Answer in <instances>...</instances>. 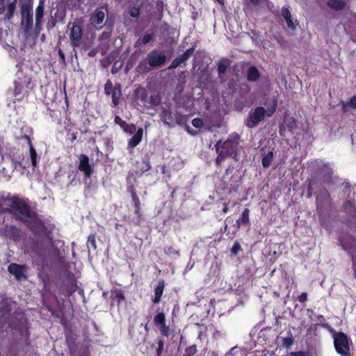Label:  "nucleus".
Masks as SVG:
<instances>
[{"mask_svg": "<svg viewBox=\"0 0 356 356\" xmlns=\"http://www.w3.org/2000/svg\"><path fill=\"white\" fill-rule=\"evenodd\" d=\"M0 213L12 215L16 220L22 222L35 235H40L47 231L44 222L31 209L28 199L13 195L10 193L0 195Z\"/></svg>", "mask_w": 356, "mask_h": 356, "instance_id": "nucleus-1", "label": "nucleus"}, {"mask_svg": "<svg viewBox=\"0 0 356 356\" xmlns=\"http://www.w3.org/2000/svg\"><path fill=\"white\" fill-rule=\"evenodd\" d=\"M18 68L15 73V78L13 81V96L18 102L22 101L24 97L29 95L31 90H33L35 84L33 81V76L30 70L23 68L21 64H17Z\"/></svg>", "mask_w": 356, "mask_h": 356, "instance_id": "nucleus-2", "label": "nucleus"}, {"mask_svg": "<svg viewBox=\"0 0 356 356\" xmlns=\"http://www.w3.org/2000/svg\"><path fill=\"white\" fill-rule=\"evenodd\" d=\"M277 109V102L273 100L271 106L266 110L262 106H257L254 110H251L245 121V126L249 129L256 127L265 118V116L271 117Z\"/></svg>", "mask_w": 356, "mask_h": 356, "instance_id": "nucleus-3", "label": "nucleus"}, {"mask_svg": "<svg viewBox=\"0 0 356 356\" xmlns=\"http://www.w3.org/2000/svg\"><path fill=\"white\" fill-rule=\"evenodd\" d=\"M338 242L352 259L353 269L356 277V237L349 232H343L338 237Z\"/></svg>", "mask_w": 356, "mask_h": 356, "instance_id": "nucleus-4", "label": "nucleus"}, {"mask_svg": "<svg viewBox=\"0 0 356 356\" xmlns=\"http://www.w3.org/2000/svg\"><path fill=\"white\" fill-rule=\"evenodd\" d=\"M135 98L140 100L143 105L147 108L156 107L161 104V98L158 94H153L149 96L148 91L143 87H138L134 90Z\"/></svg>", "mask_w": 356, "mask_h": 356, "instance_id": "nucleus-5", "label": "nucleus"}, {"mask_svg": "<svg viewBox=\"0 0 356 356\" xmlns=\"http://www.w3.org/2000/svg\"><path fill=\"white\" fill-rule=\"evenodd\" d=\"M240 136L234 133L229 136L228 138L221 142L220 150L227 157L236 160L239 146Z\"/></svg>", "mask_w": 356, "mask_h": 356, "instance_id": "nucleus-6", "label": "nucleus"}, {"mask_svg": "<svg viewBox=\"0 0 356 356\" xmlns=\"http://www.w3.org/2000/svg\"><path fill=\"white\" fill-rule=\"evenodd\" d=\"M333 338L336 352L341 356H351L349 339L347 334L343 332H334Z\"/></svg>", "mask_w": 356, "mask_h": 356, "instance_id": "nucleus-7", "label": "nucleus"}, {"mask_svg": "<svg viewBox=\"0 0 356 356\" xmlns=\"http://www.w3.org/2000/svg\"><path fill=\"white\" fill-rule=\"evenodd\" d=\"M21 26L23 32L29 34L33 29V11L32 6L29 4H24L21 8Z\"/></svg>", "mask_w": 356, "mask_h": 356, "instance_id": "nucleus-8", "label": "nucleus"}, {"mask_svg": "<svg viewBox=\"0 0 356 356\" xmlns=\"http://www.w3.org/2000/svg\"><path fill=\"white\" fill-rule=\"evenodd\" d=\"M332 204V198L329 191L325 188L321 189L316 197V206L318 213L323 210L331 209Z\"/></svg>", "mask_w": 356, "mask_h": 356, "instance_id": "nucleus-9", "label": "nucleus"}, {"mask_svg": "<svg viewBox=\"0 0 356 356\" xmlns=\"http://www.w3.org/2000/svg\"><path fill=\"white\" fill-rule=\"evenodd\" d=\"M70 30V39L73 47H77L80 44V40L83 36V29L81 22L79 20L68 24Z\"/></svg>", "mask_w": 356, "mask_h": 356, "instance_id": "nucleus-10", "label": "nucleus"}, {"mask_svg": "<svg viewBox=\"0 0 356 356\" xmlns=\"http://www.w3.org/2000/svg\"><path fill=\"white\" fill-rule=\"evenodd\" d=\"M147 60L149 66L155 68L163 65L167 60V57L163 51L153 49L147 54Z\"/></svg>", "mask_w": 356, "mask_h": 356, "instance_id": "nucleus-11", "label": "nucleus"}, {"mask_svg": "<svg viewBox=\"0 0 356 356\" xmlns=\"http://www.w3.org/2000/svg\"><path fill=\"white\" fill-rule=\"evenodd\" d=\"M154 324L156 326L162 336L168 337L170 334V328L166 325L165 315L163 312H158L153 318Z\"/></svg>", "mask_w": 356, "mask_h": 356, "instance_id": "nucleus-12", "label": "nucleus"}, {"mask_svg": "<svg viewBox=\"0 0 356 356\" xmlns=\"http://www.w3.org/2000/svg\"><path fill=\"white\" fill-rule=\"evenodd\" d=\"M8 272L13 275L17 280H26L27 276V267L26 265H21L15 263L10 264L8 267Z\"/></svg>", "mask_w": 356, "mask_h": 356, "instance_id": "nucleus-13", "label": "nucleus"}, {"mask_svg": "<svg viewBox=\"0 0 356 356\" xmlns=\"http://www.w3.org/2000/svg\"><path fill=\"white\" fill-rule=\"evenodd\" d=\"M79 159V164L78 169L83 172L86 177H90L93 173V170L89 163L88 156L86 154H81Z\"/></svg>", "mask_w": 356, "mask_h": 356, "instance_id": "nucleus-14", "label": "nucleus"}, {"mask_svg": "<svg viewBox=\"0 0 356 356\" xmlns=\"http://www.w3.org/2000/svg\"><path fill=\"white\" fill-rule=\"evenodd\" d=\"M4 232L5 236L15 242L21 238V230L15 225H6Z\"/></svg>", "mask_w": 356, "mask_h": 356, "instance_id": "nucleus-15", "label": "nucleus"}, {"mask_svg": "<svg viewBox=\"0 0 356 356\" xmlns=\"http://www.w3.org/2000/svg\"><path fill=\"white\" fill-rule=\"evenodd\" d=\"M151 169V165L148 156L143 157L140 161L136 162L135 173L138 175H142L144 172L149 171Z\"/></svg>", "mask_w": 356, "mask_h": 356, "instance_id": "nucleus-16", "label": "nucleus"}, {"mask_svg": "<svg viewBox=\"0 0 356 356\" xmlns=\"http://www.w3.org/2000/svg\"><path fill=\"white\" fill-rule=\"evenodd\" d=\"M160 118L163 122L168 127H173L175 125V118L172 110L168 107H163Z\"/></svg>", "mask_w": 356, "mask_h": 356, "instance_id": "nucleus-17", "label": "nucleus"}, {"mask_svg": "<svg viewBox=\"0 0 356 356\" xmlns=\"http://www.w3.org/2000/svg\"><path fill=\"white\" fill-rule=\"evenodd\" d=\"M127 181V192L131 195V198L138 196L135 184L137 181V179L134 177L133 172H129L126 178Z\"/></svg>", "mask_w": 356, "mask_h": 356, "instance_id": "nucleus-18", "label": "nucleus"}, {"mask_svg": "<svg viewBox=\"0 0 356 356\" xmlns=\"http://www.w3.org/2000/svg\"><path fill=\"white\" fill-rule=\"evenodd\" d=\"M165 286V282L164 280H160L158 281L156 286L154 288V296L152 299V302L158 304L161 302V296L163 293L164 289Z\"/></svg>", "mask_w": 356, "mask_h": 356, "instance_id": "nucleus-19", "label": "nucleus"}, {"mask_svg": "<svg viewBox=\"0 0 356 356\" xmlns=\"http://www.w3.org/2000/svg\"><path fill=\"white\" fill-rule=\"evenodd\" d=\"M143 136V128L138 129L136 134L129 140L127 148L129 149H133L134 148H135L141 142Z\"/></svg>", "mask_w": 356, "mask_h": 356, "instance_id": "nucleus-20", "label": "nucleus"}, {"mask_svg": "<svg viewBox=\"0 0 356 356\" xmlns=\"http://www.w3.org/2000/svg\"><path fill=\"white\" fill-rule=\"evenodd\" d=\"M105 18L104 13L99 10V8L96 9L93 14L90 16V22L95 26H97L103 23Z\"/></svg>", "mask_w": 356, "mask_h": 356, "instance_id": "nucleus-21", "label": "nucleus"}, {"mask_svg": "<svg viewBox=\"0 0 356 356\" xmlns=\"http://www.w3.org/2000/svg\"><path fill=\"white\" fill-rule=\"evenodd\" d=\"M241 176L238 175V174L236 175L235 173L232 175L227 183V185L229 186V193L236 192L237 188L241 183Z\"/></svg>", "mask_w": 356, "mask_h": 356, "instance_id": "nucleus-22", "label": "nucleus"}, {"mask_svg": "<svg viewBox=\"0 0 356 356\" xmlns=\"http://www.w3.org/2000/svg\"><path fill=\"white\" fill-rule=\"evenodd\" d=\"M262 0H243V11L246 15L250 14L253 7H257Z\"/></svg>", "mask_w": 356, "mask_h": 356, "instance_id": "nucleus-23", "label": "nucleus"}, {"mask_svg": "<svg viewBox=\"0 0 356 356\" xmlns=\"http://www.w3.org/2000/svg\"><path fill=\"white\" fill-rule=\"evenodd\" d=\"M111 96L113 105L115 106H118L120 102V98L122 96V86L120 83L115 84Z\"/></svg>", "mask_w": 356, "mask_h": 356, "instance_id": "nucleus-24", "label": "nucleus"}, {"mask_svg": "<svg viewBox=\"0 0 356 356\" xmlns=\"http://www.w3.org/2000/svg\"><path fill=\"white\" fill-rule=\"evenodd\" d=\"M342 211L346 213L348 217L356 213V207L354 202L351 200H346L342 205Z\"/></svg>", "mask_w": 356, "mask_h": 356, "instance_id": "nucleus-25", "label": "nucleus"}, {"mask_svg": "<svg viewBox=\"0 0 356 356\" xmlns=\"http://www.w3.org/2000/svg\"><path fill=\"white\" fill-rule=\"evenodd\" d=\"M12 311L11 303L7 298H2L0 302V312L3 316L9 315Z\"/></svg>", "mask_w": 356, "mask_h": 356, "instance_id": "nucleus-26", "label": "nucleus"}, {"mask_svg": "<svg viewBox=\"0 0 356 356\" xmlns=\"http://www.w3.org/2000/svg\"><path fill=\"white\" fill-rule=\"evenodd\" d=\"M134 214L136 217L133 218L131 222L134 226L140 227L143 221V214L141 211V207H134Z\"/></svg>", "mask_w": 356, "mask_h": 356, "instance_id": "nucleus-27", "label": "nucleus"}, {"mask_svg": "<svg viewBox=\"0 0 356 356\" xmlns=\"http://www.w3.org/2000/svg\"><path fill=\"white\" fill-rule=\"evenodd\" d=\"M260 75L261 74L256 67L252 66L248 68L247 72V79L249 81H257L259 79Z\"/></svg>", "mask_w": 356, "mask_h": 356, "instance_id": "nucleus-28", "label": "nucleus"}, {"mask_svg": "<svg viewBox=\"0 0 356 356\" xmlns=\"http://www.w3.org/2000/svg\"><path fill=\"white\" fill-rule=\"evenodd\" d=\"M250 210L249 209H245L242 212L240 218L236 220V223L238 225V227L240 226H248L250 224Z\"/></svg>", "mask_w": 356, "mask_h": 356, "instance_id": "nucleus-29", "label": "nucleus"}, {"mask_svg": "<svg viewBox=\"0 0 356 356\" xmlns=\"http://www.w3.org/2000/svg\"><path fill=\"white\" fill-rule=\"evenodd\" d=\"M111 296L113 300L118 302V306L122 301L125 300L126 299L124 291L120 289H115V290H112Z\"/></svg>", "mask_w": 356, "mask_h": 356, "instance_id": "nucleus-30", "label": "nucleus"}, {"mask_svg": "<svg viewBox=\"0 0 356 356\" xmlns=\"http://www.w3.org/2000/svg\"><path fill=\"white\" fill-rule=\"evenodd\" d=\"M262 159H261V163L262 166L264 168H268L271 165V163L273 160V151H269L268 153L263 152L261 154Z\"/></svg>", "mask_w": 356, "mask_h": 356, "instance_id": "nucleus-31", "label": "nucleus"}, {"mask_svg": "<svg viewBox=\"0 0 356 356\" xmlns=\"http://www.w3.org/2000/svg\"><path fill=\"white\" fill-rule=\"evenodd\" d=\"M327 6L333 10H341L346 6V2L342 0H328Z\"/></svg>", "mask_w": 356, "mask_h": 356, "instance_id": "nucleus-32", "label": "nucleus"}, {"mask_svg": "<svg viewBox=\"0 0 356 356\" xmlns=\"http://www.w3.org/2000/svg\"><path fill=\"white\" fill-rule=\"evenodd\" d=\"M45 0H40L35 9V20H43Z\"/></svg>", "mask_w": 356, "mask_h": 356, "instance_id": "nucleus-33", "label": "nucleus"}, {"mask_svg": "<svg viewBox=\"0 0 356 356\" xmlns=\"http://www.w3.org/2000/svg\"><path fill=\"white\" fill-rule=\"evenodd\" d=\"M348 107L356 109V95L352 97L349 101L342 102V111L346 113L348 111Z\"/></svg>", "mask_w": 356, "mask_h": 356, "instance_id": "nucleus-34", "label": "nucleus"}, {"mask_svg": "<svg viewBox=\"0 0 356 356\" xmlns=\"http://www.w3.org/2000/svg\"><path fill=\"white\" fill-rule=\"evenodd\" d=\"M220 144H221V140H218L216 144H215V148H216V150L217 152V153L218 154L216 159V165H220V163H222V161L225 159V157H227L225 154H224L220 150Z\"/></svg>", "mask_w": 356, "mask_h": 356, "instance_id": "nucleus-35", "label": "nucleus"}, {"mask_svg": "<svg viewBox=\"0 0 356 356\" xmlns=\"http://www.w3.org/2000/svg\"><path fill=\"white\" fill-rule=\"evenodd\" d=\"M187 59L184 56L183 54L178 56L176 57L172 62L171 63L170 65L168 67V69H175L181 65V64L186 62Z\"/></svg>", "mask_w": 356, "mask_h": 356, "instance_id": "nucleus-36", "label": "nucleus"}, {"mask_svg": "<svg viewBox=\"0 0 356 356\" xmlns=\"http://www.w3.org/2000/svg\"><path fill=\"white\" fill-rule=\"evenodd\" d=\"M229 67V62L227 59H222L218 63V72L220 75L223 74Z\"/></svg>", "mask_w": 356, "mask_h": 356, "instance_id": "nucleus-37", "label": "nucleus"}, {"mask_svg": "<svg viewBox=\"0 0 356 356\" xmlns=\"http://www.w3.org/2000/svg\"><path fill=\"white\" fill-rule=\"evenodd\" d=\"M29 154H30L32 166L33 168L37 167V165H38V161H37L38 154H37L36 150L35 149L33 145H31V147H29Z\"/></svg>", "mask_w": 356, "mask_h": 356, "instance_id": "nucleus-38", "label": "nucleus"}, {"mask_svg": "<svg viewBox=\"0 0 356 356\" xmlns=\"http://www.w3.org/2000/svg\"><path fill=\"white\" fill-rule=\"evenodd\" d=\"M293 342H294L293 337L292 336L291 332H289V336L287 337L282 339V346L284 348H289L293 344Z\"/></svg>", "mask_w": 356, "mask_h": 356, "instance_id": "nucleus-39", "label": "nucleus"}, {"mask_svg": "<svg viewBox=\"0 0 356 356\" xmlns=\"http://www.w3.org/2000/svg\"><path fill=\"white\" fill-rule=\"evenodd\" d=\"M15 8L16 6L15 2L8 3L7 7V13L6 14V18L7 19H10L13 17Z\"/></svg>", "mask_w": 356, "mask_h": 356, "instance_id": "nucleus-40", "label": "nucleus"}, {"mask_svg": "<svg viewBox=\"0 0 356 356\" xmlns=\"http://www.w3.org/2000/svg\"><path fill=\"white\" fill-rule=\"evenodd\" d=\"M197 346L195 344H193L192 346H190L187 347L185 350L184 353L182 356H194L197 353Z\"/></svg>", "mask_w": 356, "mask_h": 356, "instance_id": "nucleus-41", "label": "nucleus"}, {"mask_svg": "<svg viewBox=\"0 0 356 356\" xmlns=\"http://www.w3.org/2000/svg\"><path fill=\"white\" fill-rule=\"evenodd\" d=\"M87 243L88 245H90L91 248H92L94 250L97 249V244H96V234L95 233H91L87 240Z\"/></svg>", "mask_w": 356, "mask_h": 356, "instance_id": "nucleus-42", "label": "nucleus"}, {"mask_svg": "<svg viewBox=\"0 0 356 356\" xmlns=\"http://www.w3.org/2000/svg\"><path fill=\"white\" fill-rule=\"evenodd\" d=\"M158 346L156 348V356H161L163 348H164V340L162 338H159L157 341Z\"/></svg>", "mask_w": 356, "mask_h": 356, "instance_id": "nucleus-43", "label": "nucleus"}, {"mask_svg": "<svg viewBox=\"0 0 356 356\" xmlns=\"http://www.w3.org/2000/svg\"><path fill=\"white\" fill-rule=\"evenodd\" d=\"M113 88H114V86L113 85V83L111 82V81L110 79H108L104 85L105 94L107 95H111Z\"/></svg>", "mask_w": 356, "mask_h": 356, "instance_id": "nucleus-44", "label": "nucleus"}, {"mask_svg": "<svg viewBox=\"0 0 356 356\" xmlns=\"http://www.w3.org/2000/svg\"><path fill=\"white\" fill-rule=\"evenodd\" d=\"M154 40V34L153 33H146L143 35V37L141 38V43L143 44H147L151 41Z\"/></svg>", "mask_w": 356, "mask_h": 356, "instance_id": "nucleus-45", "label": "nucleus"}, {"mask_svg": "<svg viewBox=\"0 0 356 356\" xmlns=\"http://www.w3.org/2000/svg\"><path fill=\"white\" fill-rule=\"evenodd\" d=\"M114 122L115 124L120 125L122 129L128 127V124L126 121L123 120L120 116L115 115Z\"/></svg>", "mask_w": 356, "mask_h": 356, "instance_id": "nucleus-46", "label": "nucleus"}, {"mask_svg": "<svg viewBox=\"0 0 356 356\" xmlns=\"http://www.w3.org/2000/svg\"><path fill=\"white\" fill-rule=\"evenodd\" d=\"M192 124L197 129H200L204 126V122L202 119L200 118H195L192 120Z\"/></svg>", "mask_w": 356, "mask_h": 356, "instance_id": "nucleus-47", "label": "nucleus"}, {"mask_svg": "<svg viewBox=\"0 0 356 356\" xmlns=\"http://www.w3.org/2000/svg\"><path fill=\"white\" fill-rule=\"evenodd\" d=\"M241 251H242L241 246L238 241H236L231 248V252L234 255H237Z\"/></svg>", "mask_w": 356, "mask_h": 356, "instance_id": "nucleus-48", "label": "nucleus"}, {"mask_svg": "<svg viewBox=\"0 0 356 356\" xmlns=\"http://www.w3.org/2000/svg\"><path fill=\"white\" fill-rule=\"evenodd\" d=\"M140 14V8L137 6L131 7L129 10V15L132 17H137Z\"/></svg>", "mask_w": 356, "mask_h": 356, "instance_id": "nucleus-49", "label": "nucleus"}, {"mask_svg": "<svg viewBox=\"0 0 356 356\" xmlns=\"http://www.w3.org/2000/svg\"><path fill=\"white\" fill-rule=\"evenodd\" d=\"M42 29V21L41 20H35V33L36 35H38Z\"/></svg>", "mask_w": 356, "mask_h": 356, "instance_id": "nucleus-50", "label": "nucleus"}, {"mask_svg": "<svg viewBox=\"0 0 356 356\" xmlns=\"http://www.w3.org/2000/svg\"><path fill=\"white\" fill-rule=\"evenodd\" d=\"M282 15L283 17L284 18V19L291 17V12L289 10V7L288 6H284L282 8Z\"/></svg>", "mask_w": 356, "mask_h": 356, "instance_id": "nucleus-51", "label": "nucleus"}, {"mask_svg": "<svg viewBox=\"0 0 356 356\" xmlns=\"http://www.w3.org/2000/svg\"><path fill=\"white\" fill-rule=\"evenodd\" d=\"M165 252L167 254H170V255H179V251L176 250L172 246H170V247H168L165 250Z\"/></svg>", "mask_w": 356, "mask_h": 356, "instance_id": "nucleus-52", "label": "nucleus"}, {"mask_svg": "<svg viewBox=\"0 0 356 356\" xmlns=\"http://www.w3.org/2000/svg\"><path fill=\"white\" fill-rule=\"evenodd\" d=\"M195 51V48L194 47H192L189 49H188L184 54V56L188 60V58L191 56V55L193 54Z\"/></svg>", "mask_w": 356, "mask_h": 356, "instance_id": "nucleus-53", "label": "nucleus"}, {"mask_svg": "<svg viewBox=\"0 0 356 356\" xmlns=\"http://www.w3.org/2000/svg\"><path fill=\"white\" fill-rule=\"evenodd\" d=\"M285 20H286V24H287V26L289 29H290L293 31L296 29V26L291 19V17H290L289 18L285 19Z\"/></svg>", "mask_w": 356, "mask_h": 356, "instance_id": "nucleus-54", "label": "nucleus"}, {"mask_svg": "<svg viewBox=\"0 0 356 356\" xmlns=\"http://www.w3.org/2000/svg\"><path fill=\"white\" fill-rule=\"evenodd\" d=\"M18 139L24 140L27 143L29 147H31V145H33L30 136L26 134L21 136L20 137L18 138Z\"/></svg>", "mask_w": 356, "mask_h": 356, "instance_id": "nucleus-55", "label": "nucleus"}, {"mask_svg": "<svg viewBox=\"0 0 356 356\" xmlns=\"http://www.w3.org/2000/svg\"><path fill=\"white\" fill-rule=\"evenodd\" d=\"M298 300L301 302H305L307 300V293L306 292H302L298 297Z\"/></svg>", "mask_w": 356, "mask_h": 356, "instance_id": "nucleus-56", "label": "nucleus"}, {"mask_svg": "<svg viewBox=\"0 0 356 356\" xmlns=\"http://www.w3.org/2000/svg\"><path fill=\"white\" fill-rule=\"evenodd\" d=\"M276 100V102H277V98L275 97V96H273L272 98L270 99H267L266 100V102H264V105L266 107V110H268V108L270 107L271 106V104H272V102L273 100Z\"/></svg>", "mask_w": 356, "mask_h": 356, "instance_id": "nucleus-57", "label": "nucleus"}, {"mask_svg": "<svg viewBox=\"0 0 356 356\" xmlns=\"http://www.w3.org/2000/svg\"><path fill=\"white\" fill-rule=\"evenodd\" d=\"M131 200H132V202L134 204V207H141L140 200L138 195L134 197H132Z\"/></svg>", "mask_w": 356, "mask_h": 356, "instance_id": "nucleus-58", "label": "nucleus"}, {"mask_svg": "<svg viewBox=\"0 0 356 356\" xmlns=\"http://www.w3.org/2000/svg\"><path fill=\"white\" fill-rule=\"evenodd\" d=\"M124 131L129 134H132L133 131L136 129V127L134 124H129L127 127H124L122 129Z\"/></svg>", "mask_w": 356, "mask_h": 356, "instance_id": "nucleus-59", "label": "nucleus"}, {"mask_svg": "<svg viewBox=\"0 0 356 356\" xmlns=\"http://www.w3.org/2000/svg\"><path fill=\"white\" fill-rule=\"evenodd\" d=\"M291 356H309L308 353L305 351H297V352H292L291 353Z\"/></svg>", "mask_w": 356, "mask_h": 356, "instance_id": "nucleus-60", "label": "nucleus"}, {"mask_svg": "<svg viewBox=\"0 0 356 356\" xmlns=\"http://www.w3.org/2000/svg\"><path fill=\"white\" fill-rule=\"evenodd\" d=\"M234 171V167L232 166V165H229L225 170V174L224 175V179L225 181L226 180V179L227 178V176L229 175V174H232Z\"/></svg>", "mask_w": 356, "mask_h": 356, "instance_id": "nucleus-61", "label": "nucleus"}, {"mask_svg": "<svg viewBox=\"0 0 356 356\" xmlns=\"http://www.w3.org/2000/svg\"><path fill=\"white\" fill-rule=\"evenodd\" d=\"M146 67L145 64L143 63H140L136 67V70L138 72H142Z\"/></svg>", "mask_w": 356, "mask_h": 356, "instance_id": "nucleus-62", "label": "nucleus"}, {"mask_svg": "<svg viewBox=\"0 0 356 356\" xmlns=\"http://www.w3.org/2000/svg\"><path fill=\"white\" fill-rule=\"evenodd\" d=\"M228 204H228V203H227V202H225V203L223 204L222 212H223L224 213H227V211H228V210H229Z\"/></svg>", "mask_w": 356, "mask_h": 356, "instance_id": "nucleus-63", "label": "nucleus"}, {"mask_svg": "<svg viewBox=\"0 0 356 356\" xmlns=\"http://www.w3.org/2000/svg\"><path fill=\"white\" fill-rule=\"evenodd\" d=\"M58 54H59L60 58L62 59L63 60H65V54L62 50L60 49L58 51Z\"/></svg>", "mask_w": 356, "mask_h": 356, "instance_id": "nucleus-64", "label": "nucleus"}]
</instances>
